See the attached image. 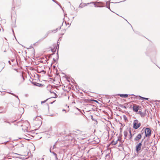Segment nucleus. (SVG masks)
I'll return each mask as SVG.
<instances>
[{
  "mask_svg": "<svg viewBox=\"0 0 160 160\" xmlns=\"http://www.w3.org/2000/svg\"><path fill=\"white\" fill-rule=\"evenodd\" d=\"M134 32H135L136 33V34H138L139 35V34H140V33L139 32H138V31H134Z\"/></svg>",
  "mask_w": 160,
  "mask_h": 160,
  "instance_id": "obj_36",
  "label": "nucleus"
},
{
  "mask_svg": "<svg viewBox=\"0 0 160 160\" xmlns=\"http://www.w3.org/2000/svg\"><path fill=\"white\" fill-rule=\"evenodd\" d=\"M8 142V141H6V142H5L4 143H7V142Z\"/></svg>",
  "mask_w": 160,
  "mask_h": 160,
  "instance_id": "obj_60",
  "label": "nucleus"
},
{
  "mask_svg": "<svg viewBox=\"0 0 160 160\" xmlns=\"http://www.w3.org/2000/svg\"><path fill=\"white\" fill-rule=\"evenodd\" d=\"M97 141H96V142H97V143H98L99 142V140L98 139H97Z\"/></svg>",
  "mask_w": 160,
  "mask_h": 160,
  "instance_id": "obj_42",
  "label": "nucleus"
},
{
  "mask_svg": "<svg viewBox=\"0 0 160 160\" xmlns=\"http://www.w3.org/2000/svg\"><path fill=\"white\" fill-rule=\"evenodd\" d=\"M50 98H48L47 99H46V100L44 101H42L41 102V104H42V103H45L48 99H49Z\"/></svg>",
  "mask_w": 160,
  "mask_h": 160,
  "instance_id": "obj_27",
  "label": "nucleus"
},
{
  "mask_svg": "<svg viewBox=\"0 0 160 160\" xmlns=\"http://www.w3.org/2000/svg\"><path fill=\"white\" fill-rule=\"evenodd\" d=\"M155 102H160V100H159V101H157V100H156L155 101Z\"/></svg>",
  "mask_w": 160,
  "mask_h": 160,
  "instance_id": "obj_56",
  "label": "nucleus"
},
{
  "mask_svg": "<svg viewBox=\"0 0 160 160\" xmlns=\"http://www.w3.org/2000/svg\"><path fill=\"white\" fill-rule=\"evenodd\" d=\"M129 132L130 133V134H132L131 133V131L130 130H129Z\"/></svg>",
  "mask_w": 160,
  "mask_h": 160,
  "instance_id": "obj_46",
  "label": "nucleus"
},
{
  "mask_svg": "<svg viewBox=\"0 0 160 160\" xmlns=\"http://www.w3.org/2000/svg\"><path fill=\"white\" fill-rule=\"evenodd\" d=\"M37 117L33 118L34 120H35L36 118Z\"/></svg>",
  "mask_w": 160,
  "mask_h": 160,
  "instance_id": "obj_55",
  "label": "nucleus"
},
{
  "mask_svg": "<svg viewBox=\"0 0 160 160\" xmlns=\"http://www.w3.org/2000/svg\"><path fill=\"white\" fill-rule=\"evenodd\" d=\"M156 105H158V103L157 102H156Z\"/></svg>",
  "mask_w": 160,
  "mask_h": 160,
  "instance_id": "obj_61",
  "label": "nucleus"
},
{
  "mask_svg": "<svg viewBox=\"0 0 160 160\" xmlns=\"http://www.w3.org/2000/svg\"><path fill=\"white\" fill-rule=\"evenodd\" d=\"M57 142H56V143H55V144L53 145V146H51L50 148H51V149H52V150H53V149H54V148H56V143Z\"/></svg>",
  "mask_w": 160,
  "mask_h": 160,
  "instance_id": "obj_13",
  "label": "nucleus"
},
{
  "mask_svg": "<svg viewBox=\"0 0 160 160\" xmlns=\"http://www.w3.org/2000/svg\"><path fill=\"white\" fill-rule=\"evenodd\" d=\"M21 147H23V145L22 144H21V145L20 146Z\"/></svg>",
  "mask_w": 160,
  "mask_h": 160,
  "instance_id": "obj_51",
  "label": "nucleus"
},
{
  "mask_svg": "<svg viewBox=\"0 0 160 160\" xmlns=\"http://www.w3.org/2000/svg\"><path fill=\"white\" fill-rule=\"evenodd\" d=\"M58 30V28H57L56 29L52 30V32L55 33Z\"/></svg>",
  "mask_w": 160,
  "mask_h": 160,
  "instance_id": "obj_25",
  "label": "nucleus"
},
{
  "mask_svg": "<svg viewBox=\"0 0 160 160\" xmlns=\"http://www.w3.org/2000/svg\"><path fill=\"white\" fill-rule=\"evenodd\" d=\"M52 154H53L54 156L55 160H57L58 159V158L57 154L54 152H52Z\"/></svg>",
  "mask_w": 160,
  "mask_h": 160,
  "instance_id": "obj_12",
  "label": "nucleus"
},
{
  "mask_svg": "<svg viewBox=\"0 0 160 160\" xmlns=\"http://www.w3.org/2000/svg\"><path fill=\"white\" fill-rule=\"evenodd\" d=\"M110 3H109V4H108V6H106V7L108 8V9H109L110 10L111 12H112L110 9Z\"/></svg>",
  "mask_w": 160,
  "mask_h": 160,
  "instance_id": "obj_22",
  "label": "nucleus"
},
{
  "mask_svg": "<svg viewBox=\"0 0 160 160\" xmlns=\"http://www.w3.org/2000/svg\"><path fill=\"white\" fill-rule=\"evenodd\" d=\"M119 106L122 108H124L125 109H126V107L124 106L123 105H122V104H120V105H119Z\"/></svg>",
  "mask_w": 160,
  "mask_h": 160,
  "instance_id": "obj_20",
  "label": "nucleus"
},
{
  "mask_svg": "<svg viewBox=\"0 0 160 160\" xmlns=\"http://www.w3.org/2000/svg\"><path fill=\"white\" fill-rule=\"evenodd\" d=\"M58 30H60L61 29V26L58 27Z\"/></svg>",
  "mask_w": 160,
  "mask_h": 160,
  "instance_id": "obj_47",
  "label": "nucleus"
},
{
  "mask_svg": "<svg viewBox=\"0 0 160 160\" xmlns=\"http://www.w3.org/2000/svg\"><path fill=\"white\" fill-rule=\"evenodd\" d=\"M128 134V133L127 131H124V134L125 137V138L127 137Z\"/></svg>",
  "mask_w": 160,
  "mask_h": 160,
  "instance_id": "obj_14",
  "label": "nucleus"
},
{
  "mask_svg": "<svg viewBox=\"0 0 160 160\" xmlns=\"http://www.w3.org/2000/svg\"><path fill=\"white\" fill-rule=\"evenodd\" d=\"M49 60L48 59L46 58V60H45L43 62V63H45L47 62Z\"/></svg>",
  "mask_w": 160,
  "mask_h": 160,
  "instance_id": "obj_31",
  "label": "nucleus"
},
{
  "mask_svg": "<svg viewBox=\"0 0 160 160\" xmlns=\"http://www.w3.org/2000/svg\"><path fill=\"white\" fill-rule=\"evenodd\" d=\"M140 123H138V121L137 119L134 120L133 123V128L135 129L138 128L141 126Z\"/></svg>",
  "mask_w": 160,
  "mask_h": 160,
  "instance_id": "obj_3",
  "label": "nucleus"
},
{
  "mask_svg": "<svg viewBox=\"0 0 160 160\" xmlns=\"http://www.w3.org/2000/svg\"><path fill=\"white\" fill-rule=\"evenodd\" d=\"M91 119L92 120L94 121H96V122H97V121L96 120V119L93 118L92 116H91Z\"/></svg>",
  "mask_w": 160,
  "mask_h": 160,
  "instance_id": "obj_33",
  "label": "nucleus"
},
{
  "mask_svg": "<svg viewBox=\"0 0 160 160\" xmlns=\"http://www.w3.org/2000/svg\"><path fill=\"white\" fill-rule=\"evenodd\" d=\"M110 1L106 2V6H108V5L109 3H110Z\"/></svg>",
  "mask_w": 160,
  "mask_h": 160,
  "instance_id": "obj_35",
  "label": "nucleus"
},
{
  "mask_svg": "<svg viewBox=\"0 0 160 160\" xmlns=\"http://www.w3.org/2000/svg\"><path fill=\"white\" fill-rule=\"evenodd\" d=\"M8 93H9L13 96H14L16 98H17L18 99V100H19V102H20V99H19V98H18V96L16 95H15V94L13 93H12V92H8Z\"/></svg>",
  "mask_w": 160,
  "mask_h": 160,
  "instance_id": "obj_10",
  "label": "nucleus"
},
{
  "mask_svg": "<svg viewBox=\"0 0 160 160\" xmlns=\"http://www.w3.org/2000/svg\"><path fill=\"white\" fill-rule=\"evenodd\" d=\"M38 72V73H41V72H43V74H45L46 73V71H45L44 70H42V71H41L40 72Z\"/></svg>",
  "mask_w": 160,
  "mask_h": 160,
  "instance_id": "obj_26",
  "label": "nucleus"
},
{
  "mask_svg": "<svg viewBox=\"0 0 160 160\" xmlns=\"http://www.w3.org/2000/svg\"><path fill=\"white\" fill-rule=\"evenodd\" d=\"M4 122L8 123H9V125H10V123L7 120L4 121Z\"/></svg>",
  "mask_w": 160,
  "mask_h": 160,
  "instance_id": "obj_37",
  "label": "nucleus"
},
{
  "mask_svg": "<svg viewBox=\"0 0 160 160\" xmlns=\"http://www.w3.org/2000/svg\"><path fill=\"white\" fill-rule=\"evenodd\" d=\"M36 86L40 87H42L43 86V85L42 84L39 83L37 82V84Z\"/></svg>",
  "mask_w": 160,
  "mask_h": 160,
  "instance_id": "obj_15",
  "label": "nucleus"
},
{
  "mask_svg": "<svg viewBox=\"0 0 160 160\" xmlns=\"http://www.w3.org/2000/svg\"><path fill=\"white\" fill-rule=\"evenodd\" d=\"M59 42L58 41L57 42V46L56 48H57V49H59Z\"/></svg>",
  "mask_w": 160,
  "mask_h": 160,
  "instance_id": "obj_24",
  "label": "nucleus"
},
{
  "mask_svg": "<svg viewBox=\"0 0 160 160\" xmlns=\"http://www.w3.org/2000/svg\"><path fill=\"white\" fill-rule=\"evenodd\" d=\"M14 61H15V59H12L11 60V61L12 62H13Z\"/></svg>",
  "mask_w": 160,
  "mask_h": 160,
  "instance_id": "obj_44",
  "label": "nucleus"
},
{
  "mask_svg": "<svg viewBox=\"0 0 160 160\" xmlns=\"http://www.w3.org/2000/svg\"><path fill=\"white\" fill-rule=\"evenodd\" d=\"M56 49L57 48H55L54 47L53 48H52L51 50L52 52H55Z\"/></svg>",
  "mask_w": 160,
  "mask_h": 160,
  "instance_id": "obj_16",
  "label": "nucleus"
},
{
  "mask_svg": "<svg viewBox=\"0 0 160 160\" xmlns=\"http://www.w3.org/2000/svg\"><path fill=\"white\" fill-rule=\"evenodd\" d=\"M143 132H141L139 134H138L135 138L134 140L135 141L139 140L141 138L142 135L143 134Z\"/></svg>",
  "mask_w": 160,
  "mask_h": 160,
  "instance_id": "obj_5",
  "label": "nucleus"
},
{
  "mask_svg": "<svg viewBox=\"0 0 160 160\" xmlns=\"http://www.w3.org/2000/svg\"><path fill=\"white\" fill-rule=\"evenodd\" d=\"M12 32H13V33L14 34V31H13V29H12Z\"/></svg>",
  "mask_w": 160,
  "mask_h": 160,
  "instance_id": "obj_58",
  "label": "nucleus"
},
{
  "mask_svg": "<svg viewBox=\"0 0 160 160\" xmlns=\"http://www.w3.org/2000/svg\"><path fill=\"white\" fill-rule=\"evenodd\" d=\"M63 22H62V26L63 24Z\"/></svg>",
  "mask_w": 160,
  "mask_h": 160,
  "instance_id": "obj_62",
  "label": "nucleus"
},
{
  "mask_svg": "<svg viewBox=\"0 0 160 160\" xmlns=\"http://www.w3.org/2000/svg\"><path fill=\"white\" fill-rule=\"evenodd\" d=\"M53 61H54L55 62H56L57 61V60H58L57 59H55L54 58H53Z\"/></svg>",
  "mask_w": 160,
  "mask_h": 160,
  "instance_id": "obj_39",
  "label": "nucleus"
},
{
  "mask_svg": "<svg viewBox=\"0 0 160 160\" xmlns=\"http://www.w3.org/2000/svg\"><path fill=\"white\" fill-rule=\"evenodd\" d=\"M51 150H52V149H51V148H50V149H49V152H50L51 153H52V152H53L51 151Z\"/></svg>",
  "mask_w": 160,
  "mask_h": 160,
  "instance_id": "obj_43",
  "label": "nucleus"
},
{
  "mask_svg": "<svg viewBox=\"0 0 160 160\" xmlns=\"http://www.w3.org/2000/svg\"><path fill=\"white\" fill-rule=\"evenodd\" d=\"M8 63H9L10 64V65L11 64V63L10 62V61H8Z\"/></svg>",
  "mask_w": 160,
  "mask_h": 160,
  "instance_id": "obj_54",
  "label": "nucleus"
},
{
  "mask_svg": "<svg viewBox=\"0 0 160 160\" xmlns=\"http://www.w3.org/2000/svg\"><path fill=\"white\" fill-rule=\"evenodd\" d=\"M51 93H53L55 95V97H53L52 98H57V97H58V95L56 94V93H55L53 91L52 92L51 91L50 92Z\"/></svg>",
  "mask_w": 160,
  "mask_h": 160,
  "instance_id": "obj_19",
  "label": "nucleus"
},
{
  "mask_svg": "<svg viewBox=\"0 0 160 160\" xmlns=\"http://www.w3.org/2000/svg\"><path fill=\"white\" fill-rule=\"evenodd\" d=\"M150 53L151 56H155L157 54V51L156 48L154 47H153L149 50H148V51L146 52H145V54L147 56H149V53Z\"/></svg>",
  "mask_w": 160,
  "mask_h": 160,
  "instance_id": "obj_1",
  "label": "nucleus"
},
{
  "mask_svg": "<svg viewBox=\"0 0 160 160\" xmlns=\"http://www.w3.org/2000/svg\"><path fill=\"white\" fill-rule=\"evenodd\" d=\"M2 68V69L0 71V72L2 71V69L3 68Z\"/></svg>",
  "mask_w": 160,
  "mask_h": 160,
  "instance_id": "obj_59",
  "label": "nucleus"
},
{
  "mask_svg": "<svg viewBox=\"0 0 160 160\" xmlns=\"http://www.w3.org/2000/svg\"><path fill=\"white\" fill-rule=\"evenodd\" d=\"M138 113L139 114H140V115H141L142 113V112L141 111H139Z\"/></svg>",
  "mask_w": 160,
  "mask_h": 160,
  "instance_id": "obj_41",
  "label": "nucleus"
},
{
  "mask_svg": "<svg viewBox=\"0 0 160 160\" xmlns=\"http://www.w3.org/2000/svg\"><path fill=\"white\" fill-rule=\"evenodd\" d=\"M54 2H55L59 6H60V7H61V6L60 5L59 3H58V2L56 0H52Z\"/></svg>",
  "mask_w": 160,
  "mask_h": 160,
  "instance_id": "obj_23",
  "label": "nucleus"
},
{
  "mask_svg": "<svg viewBox=\"0 0 160 160\" xmlns=\"http://www.w3.org/2000/svg\"><path fill=\"white\" fill-rule=\"evenodd\" d=\"M132 134H130V138H129L130 139H131L132 138Z\"/></svg>",
  "mask_w": 160,
  "mask_h": 160,
  "instance_id": "obj_40",
  "label": "nucleus"
},
{
  "mask_svg": "<svg viewBox=\"0 0 160 160\" xmlns=\"http://www.w3.org/2000/svg\"><path fill=\"white\" fill-rule=\"evenodd\" d=\"M32 83L34 85V86H36L37 84V82H32Z\"/></svg>",
  "mask_w": 160,
  "mask_h": 160,
  "instance_id": "obj_28",
  "label": "nucleus"
},
{
  "mask_svg": "<svg viewBox=\"0 0 160 160\" xmlns=\"http://www.w3.org/2000/svg\"><path fill=\"white\" fill-rule=\"evenodd\" d=\"M118 96H120V97L122 98H127L128 96V95L126 94H118Z\"/></svg>",
  "mask_w": 160,
  "mask_h": 160,
  "instance_id": "obj_7",
  "label": "nucleus"
},
{
  "mask_svg": "<svg viewBox=\"0 0 160 160\" xmlns=\"http://www.w3.org/2000/svg\"><path fill=\"white\" fill-rule=\"evenodd\" d=\"M133 110L135 112H137L139 109V106L137 105L134 104L132 107Z\"/></svg>",
  "mask_w": 160,
  "mask_h": 160,
  "instance_id": "obj_6",
  "label": "nucleus"
},
{
  "mask_svg": "<svg viewBox=\"0 0 160 160\" xmlns=\"http://www.w3.org/2000/svg\"><path fill=\"white\" fill-rule=\"evenodd\" d=\"M120 146V144L118 146V147H119Z\"/></svg>",
  "mask_w": 160,
  "mask_h": 160,
  "instance_id": "obj_64",
  "label": "nucleus"
},
{
  "mask_svg": "<svg viewBox=\"0 0 160 160\" xmlns=\"http://www.w3.org/2000/svg\"><path fill=\"white\" fill-rule=\"evenodd\" d=\"M58 30H60L61 29V26L58 27Z\"/></svg>",
  "mask_w": 160,
  "mask_h": 160,
  "instance_id": "obj_48",
  "label": "nucleus"
},
{
  "mask_svg": "<svg viewBox=\"0 0 160 160\" xmlns=\"http://www.w3.org/2000/svg\"><path fill=\"white\" fill-rule=\"evenodd\" d=\"M119 140V139L118 138L116 141H114V140L112 141L111 142V144L112 145H115L118 143V141Z\"/></svg>",
  "mask_w": 160,
  "mask_h": 160,
  "instance_id": "obj_8",
  "label": "nucleus"
},
{
  "mask_svg": "<svg viewBox=\"0 0 160 160\" xmlns=\"http://www.w3.org/2000/svg\"><path fill=\"white\" fill-rule=\"evenodd\" d=\"M22 78L23 79V80H24V78L23 77V76L22 75Z\"/></svg>",
  "mask_w": 160,
  "mask_h": 160,
  "instance_id": "obj_53",
  "label": "nucleus"
},
{
  "mask_svg": "<svg viewBox=\"0 0 160 160\" xmlns=\"http://www.w3.org/2000/svg\"><path fill=\"white\" fill-rule=\"evenodd\" d=\"M120 132H122V129L121 128H120Z\"/></svg>",
  "mask_w": 160,
  "mask_h": 160,
  "instance_id": "obj_45",
  "label": "nucleus"
},
{
  "mask_svg": "<svg viewBox=\"0 0 160 160\" xmlns=\"http://www.w3.org/2000/svg\"><path fill=\"white\" fill-rule=\"evenodd\" d=\"M55 53V52H53L52 53V54H51V55H54V54Z\"/></svg>",
  "mask_w": 160,
  "mask_h": 160,
  "instance_id": "obj_50",
  "label": "nucleus"
},
{
  "mask_svg": "<svg viewBox=\"0 0 160 160\" xmlns=\"http://www.w3.org/2000/svg\"><path fill=\"white\" fill-rule=\"evenodd\" d=\"M139 97L140 98H139V99L141 100H148L149 99V98L143 97H141V96H139Z\"/></svg>",
  "mask_w": 160,
  "mask_h": 160,
  "instance_id": "obj_9",
  "label": "nucleus"
},
{
  "mask_svg": "<svg viewBox=\"0 0 160 160\" xmlns=\"http://www.w3.org/2000/svg\"><path fill=\"white\" fill-rule=\"evenodd\" d=\"M32 48V46H31L29 48H28V49H29V48Z\"/></svg>",
  "mask_w": 160,
  "mask_h": 160,
  "instance_id": "obj_52",
  "label": "nucleus"
},
{
  "mask_svg": "<svg viewBox=\"0 0 160 160\" xmlns=\"http://www.w3.org/2000/svg\"><path fill=\"white\" fill-rule=\"evenodd\" d=\"M151 131L149 128H144L141 131L142 132H144L145 136L147 137H149L151 135Z\"/></svg>",
  "mask_w": 160,
  "mask_h": 160,
  "instance_id": "obj_2",
  "label": "nucleus"
},
{
  "mask_svg": "<svg viewBox=\"0 0 160 160\" xmlns=\"http://www.w3.org/2000/svg\"><path fill=\"white\" fill-rule=\"evenodd\" d=\"M89 101H94V102H95L97 103H98V102L96 100H94V99H91V100H89Z\"/></svg>",
  "mask_w": 160,
  "mask_h": 160,
  "instance_id": "obj_29",
  "label": "nucleus"
},
{
  "mask_svg": "<svg viewBox=\"0 0 160 160\" xmlns=\"http://www.w3.org/2000/svg\"><path fill=\"white\" fill-rule=\"evenodd\" d=\"M48 34H49L47 32L46 33L44 37L42 38V40L44 39L46 37H47Z\"/></svg>",
  "mask_w": 160,
  "mask_h": 160,
  "instance_id": "obj_30",
  "label": "nucleus"
},
{
  "mask_svg": "<svg viewBox=\"0 0 160 160\" xmlns=\"http://www.w3.org/2000/svg\"><path fill=\"white\" fill-rule=\"evenodd\" d=\"M52 32V30H50L49 31H48V32H47V33H48V34H50V33Z\"/></svg>",
  "mask_w": 160,
  "mask_h": 160,
  "instance_id": "obj_32",
  "label": "nucleus"
},
{
  "mask_svg": "<svg viewBox=\"0 0 160 160\" xmlns=\"http://www.w3.org/2000/svg\"><path fill=\"white\" fill-rule=\"evenodd\" d=\"M62 111H66V110H65V109H63L62 110Z\"/></svg>",
  "mask_w": 160,
  "mask_h": 160,
  "instance_id": "obj_57",
  "label": "nucleus"
},
{
  "mask_svg": "<svg viewBox=\"0 0 160 160\" xmlns=\"http://www.w3.org/2000/svg\"><path fill=\"white\" fill-rule=\"evenodd\" d=\"M110 156V153H108V154H106L105 156L106 159H108V158H109V157Z\"/></svg>",
  "mask_w": 160,
  "mask_h": 160,
  "instance_id": "obj_17",
  "label": "nucleus"
},
{
  "mask_svg": "<svg viewBox=\"0 0 160 160\" xmlns=\"http://www.w3.org/2000/svg\"><path fill=\"white\" fill-rule=\"evenodd\" d=\"M90 3H94V6L95 7H99V8H102V7H104V6H99L98 5H96L95 3H94V2H91Z\"/></svg>",
  "mask_w": 160,
  "mask_h": 160,
  "instance_id": "obj_11",
  "label": "nucleus"
},
{
  "mask_svg": "<svg viewBox=\"0 0 160 160\" xmlns=\"http://www.w3.org/2000/svg\"><path fill=\"white\" fill-rule=\"evenodd\" d=\"M123 118L125 120H126L127 119V118L125 115L123 116Z\"/></svg>",
  "mask_w": 160,
  "mask_h": 160,
  "instance_id": "obj_34",
  "label": "nucleus"
},
{
  "mask_svg": "<svg viewBox=\"0 0 160 160\" xmlns=\"http://www.w3.org/2000/svg\"><path fill=\"white\" fill-rule=\"evenodd\" d=\"M86 6V4H84L82 5H81V4H80L79 6V7L81 8H83Z\"/></svg>",
  "mask_w": 160,
  "mask_h": 160,
  "instance_id": "obj_18",
  "label": "nucleus"
},
{
  "mask_svg": "<svg viewBox=\"0 0 160 160\" xmlns=\"http://www.w3.org/2000/svg\"><path fill=\"white\" fill-rule=\"evenodd\" d=\"M145 138L142 139L141 142H140L139 143H138L136 147V151L137 152H138L141 149V147L142 145V143L143 140L145 139Z\"/></svg>",
  "mask_w": 160,
  "mask_h": 160,
  "instance_id": "obj_4",
  "label": "nucleus"
},
{
  "mask_svg": "<svg viewBox=\"0 0 160 160\" xmlns=\"http://www.w3.org/2000/svg\"><path fill=\"white\" fill-rule=\"evenodd\" d=\"M57 59L58 60L59 58V55H58V49H57Z\"/></svg>",
  "mask_w": 160,
  "mask_h": 160,
  "instance_id": "obj_21",
  "label": "nucleus"
},
{
  "mask_svg": "<svg viewBox=\"0 0 160 160\" xmlns=\"http://www.w3.org/2000/svg\"><path fill=\"white\" fill-rule=\"evenodd\" d=\"M53 102H51V104H52V103H53Z\"/></svg>",
  "mask_w": 160,
  "mask_h": 160,
  "instance_id": "obj_63",
  "label": "nucleus"
},
{
  "mask_svg": "<svg viewBox=\"0 0 160 160\" xmlns=\"http://www.w3.org/2000/svg\"><path fill=\"white\" fill-rule=\"evenodd\" d=\"M51 55H49L48 56V58H52V57L51 56Z\"/></svg>",
  "mask_w": 160,
  "mask_h": 160,
  "instance_id": "obj_49",
  "label": "nucleus"
},
{
  "mask_svg": "<svg viewBox=\"0 0 160 160\" xmlns=\"http://www.w3.org/2000/svg\"><path fill=\"white\" fill-rule=\"evenodd\" d=\"M97 3L98 4H103L102 2H97Z\"/></svg>",
  "mask_w": 160,
  "mask_h": 160,
  "instance_id": "obj_38",
  "label": "nucleus"
}]
</instances>
